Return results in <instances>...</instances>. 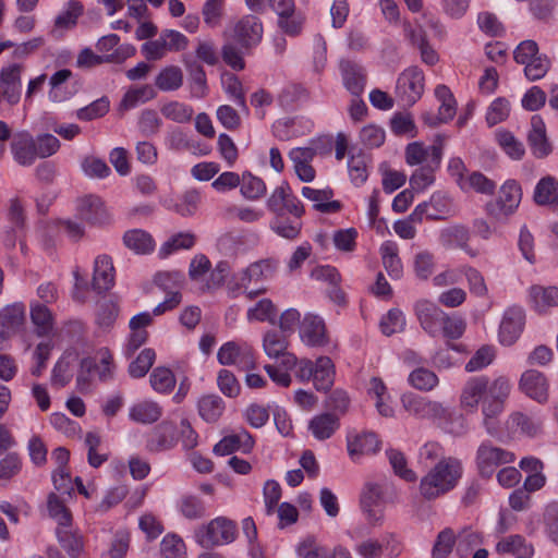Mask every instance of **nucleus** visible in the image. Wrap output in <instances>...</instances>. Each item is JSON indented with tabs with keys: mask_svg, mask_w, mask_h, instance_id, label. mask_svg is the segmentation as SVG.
<instances>
[{
	"mask_svg": "<svg viewBox=\"0 0 558 558\" xmlns=\"http://www.w3.org/2000/svg\"><path fill=\"white\" fill-rule=\"evenodd\" d=\"M511 388L510 380L505 376L494 380L486 376L471 377L462 388L460 405L469 412H475L481 404L483 426L489 436H496L499 432L498 417L505 410Z\"/></svg>",
	"mask_w": 558,
	"mask_h": 558,
	"instance_id": "f257e3e1",
	"label": "nucleus"
},
{
	"mask_svg": "<svg viewBox=\"0 0 558 558\" xmlns=\"http://www.w3.org/2000/svg\"><path fill=\"white\" fill-rule=\"evenodd\" d=\"M463 473L460 460L449 457L438 461L420 482V494L426 500H434L452 490Z\"/></svg>",
	"mask_w": 558,
	"mask_h": 558,
	"instance_id": "f03ea898",
	"label": "nucleus"
},
{
	"mask_svg": "<svg viewBox=\"0 0 558 558\" xmlns=\"http://www.w3.org/2000/svg\"><path fill=\"white\" fill-rule=\"evenodd\" d=\"M513 58L524 65V75L532 82L543 78L550 69L549 58L539 53L537 43L532 39L521 41L513 51Z\"/></svg>",
	"mask_w": 558,
	"mask_h": 558,
	"instance_id": "7ed1b4c3",
	"label": "nucleus"
},
{
	"mask_svg": "<svg viewBox=\"0 0 558 558\" xmlns=\"http://www.w3.org/2000/svg\"><path fill=\"white\" fill-rule=\"evenodd\" d=\"M236 526L233 521L218 517L195 532L196 542L204 548L228 544L234 541Z\"/></svg>",
	"mask_w": 558,
	"mask_h": 558,
	"instance_id": "20e7f679",
	"label": "nucleus"
},
{
	"mask_svg": "<svg viewBox=\"0 0 558 558\" xmlns=\"http://www.w3.org/2000/svg\"><path fill=\"white\" fill-rule=\"evenodd\" d=\"M515 456L513 452L504 448L494 446L490 441H483L477 450L475 463L478 474L482 477L489 478L493 476L497 468L513 462Z\"/></svg>",
	"mask_w": 558,
	"mask_h": 558,
	"instance_id": "39448f33",
	"label": "nucleus"
},
{
	"mask_svg": "<svg viewBox=\"0 0 558 558\" xmlns=\"http://www.w3.org/2000/svg\"><path fill=\"white\" fill-rule=\"evenodd\" d=\"M521 187L513 181H507L500 187L497 199L486 204L487 214L496 220H504L511 216L521 202Z\"/></svg>",
	"mask_w": 558,
	"mask_h": 558,
	"instance_id": "423d86ee",
	"label": "nucleus"
},
{
	"mask_svg": "<svg viewBox=\"0 0 558 558\" xmlns=\"http://www.w3.org/2000/svg\"><path fill=\"white\" fill-rule=\"evenodd\" d=\"M425 76L418 66L402 71L397 80L396 95L404 106L414 105L423 95Z\"/></svg>",
	"mask_w": 558,
	"mask_h": 558,
	"instance_id": "0eeeda50",
	"label": "nucleus"
},
{
	"mask_svg": "<svg viewBox=\"0 0 558 558\" xmlns=\"http://www.w3.org/2000/svg\"><path fill=\"white\" fill-rule=\"evenodd\" d=\"M217 359L221 365H235L244 371L256 367L254 350L246 342H226L218 350Z\"/></svg>",
	"mask_w": 558,
	"mask_h": 558,
	"instance_id": "6e6552de",
	"label": "nucleus"
},
{
	"mask_svg": "<svg viewBox=\"0 0 558 558\" xmlns=\"http://www.w3.org/2000/svg\"><path fill=\"white\" fill-rule=\"evenodd\" d=\"M288 335L278 330H269L264 335L263 349L268 357L280 359V366L292 369L296 365V356L288 352Z\"/></svg>",
	"mask_w": 558,
	"mask_h": 558,
	"instance_id": "1a4fd4ad",
	"label": "nucleus"
},
{
	"mask_svg": "<svg viewBox=\"0 0 558 558\" xmlns=\"http://www.w3.org/2000/svg\"><path fill=\"white\" fill-rule=\"evenodd\" d=\"M403 408L407 412L422 420H441L446 417L447 411L444 405L422 396L409 395L402 398Z\"/></svg>",
	"mask_w": 558,
	"mask_h": 558,
	"instance_id": "9d476101",
	"label": "nucleus"
},
{
	"mask_svg": "<svg viewBox=\"0 0 558 558\" xmlns=\"http://www.w3.org/2000/svg\"><path fill=\"white\" fill-rule=\"evenodd\" d=\"M301 341L313 348L324 347L329 342L324 319L313 313H306L299 326Z\"/></svg>",
	"mask_w": 558,
	"mask_h": 558,
	"instance_id": "9b49d317",
	"label": "nucleus"
},
{
	"mask_svg": "<svg viewBox=\"0 0 558 558\" xmlns=\"http://www.w3.org/2000/svg\"><path fill=\"white\" fill-rule=\"evenodd\" d=\"M445 138L437 135L433 145L425 148L421 143H410L405 148V160L410 166L421 165L426 161L434 167H439L442 158V146Z\"/></svg>",
	"mask_w": 558,
	"mask_h": 558,
	"instance_id": "f8f14e48",
	"label": "nucleus"
},
{
	"mask_svg": "<svg viewBox=\"0 0 558 558\" xmlns=\"http://www.w3.org/2000/svg\"><path fill=\"white\" fill-rule=\"evenodd\" d=\"M452 210L450 197L444 192H436L428 202L418 204L412 213V219H445Z\"/></svg>",
	"mask_w": 558,
	"mask_h": 558,
	"instance_id": "ddd939ff",
	"label": "nucleus"
},
{
	"mask_svg": "<svg viewBox=\"0 0 558 558\" xmlns=\"http://www.w3.org/2000/svg\"><path fill=\"white\" fill-rule=\"evenodd\" d=\"M263 24L255 15H245L233 27V39L243 48L258 45L263 37Z\"/></svg>",
	"mask_w": 558,
	"mask_h": 558,
	"instance_id": "4468645a",
	"label": "nucleus"
},
{
	"mask_svg": "<svg viewBox=\"0 0 558 558\" xmlns=\"http://www.w3.org/2000/svg\"><path fill=\"white\" fill-rule=\"evenodd\" d=\"M415 315L421 327L430 336L440 333L441 322L445 319V312L435 303L428 300H418L414 305Z\"/></svg>",
	"mask_w": 558,
	"mask_h": 558,
	"instance_id": "2eb2a0df",
	"label": "nucleus"
},
{
	"mask_svg": "<svg viewBox=\"0 0 558 558\" xmlns=\"http://www.w3.org/2000/svg\"><path fill=\"white\" fill-rule=\"evenodd\" d=\"M10 146L14 160L21 166H32L38 158L36 137L28 131L16 132Z\"/></svg>",
	"mask_w": 558,
	"mask_h": 558,
	"instance_id": "dca6fc26",
	"label": "nucleus"
},
{
	"mask_svg": "<svg viewBox=\"0 0 558 558\" xmlns=\"http://www.w3.org/2000/svg\"><path fill=\"white\" fill-rule=\"evenodd\" d=\"M21 72L22 65L11 64L0 72V101L3 99L13 106L21 98Z\"/></svg>",
	"mask_w": 558,
	"mask_h": 558,
	"instance_id": "f3484780",
	"label": "nucleus"
},
{
	"mask_svg": "<svg viewBox=\"0 0 558 558\" xmlns=\"http://www.w3.org/2000/svg\"><path fill=\"white\" fill-rule=\"evenodd\" d=\"M179 440L177 426L169 421L158 424L150 433L146 448L150 452L172 449Z\"/></svg>",
	"mask_w": 558,
	"mask_h": 558,
	"instance_id": "a211bd4d",
	"label": "nucleus"
},
{
	"mask_svg": "<svg viewBox=\"0 0 558 558\" xmlns=\"http://www.w3.org/2000/svg\"><path fill=\"white\" fill-rule=\"evenodd\" d=\"M73 73L69 69H62L51 75L49 80L50 90L48 97L50 101L60 104L71 99L78 90L76 83H70Z\"/></svg>",
	"mask_w": 558,
	"mask_h": 558,
	"instance_id": "6ab92c4d",
	"label": "nucleus"
},
{
	"mask_svg": "<svg viewBox=\"0 0 558 558\" xmlns=\"http://www.w3.org/2000/svg\"><path fill=\"white\" fill-rule=\"evenodd\" d=\"M524 326V312L521 307L508 308L499 327V340L505 345L513 344L520 337Z\"/></svg>",
	"mask_w": 558,
	"mask_h": 558,
	"instance_id": "aec40b11",
	"label": "nucleus"
},
{
	"mask_svg": "<svg viewBox=\"0 0 558 558\" xmlns=\"http://www.w3.org/2000/svg\"><path fill=\"white\" fill-rule=\"evenodd\" d=\"M519 386L527 397L538 403H545L548 400V381L539 371H525L521 375Z\"/></svg>",
	"mask_w": 558,
	"mask_h": 558,
	"instance_id": "412c9836",
	"label": "nucleus"
},
{
	"mask_svg": "<svg viewBox=\"0 0 558 558\" xmlns=\"http://www.w3.org/2000/svg\"><path fill=\"white\" fill-rule=\"evenodd\" d=\"M304 198L313 203V207L323 214H335L342 209V203L332 199L335 193L330 187L313 189L304 186L301 191Z\"/></svg>",
	"mask_w": 558,
	"mask_h": 558,
	"instance_id": "4be33fe9",
	"label": "nucleus"
},
{
	"mask_svg": "<svg viewBox=\"0 0 558 558\" xmlns=\"http://www.w3.org/2000/svg\"><path fill=\"white\" fill-rule=\"evenodd\" d=\"M435 96L440 101L438 114L436 117L432 114L424 116V121L432 126L448 122L454 117L457 110L456 99L446 85H438L435 89Z\"/></svg>",
	"mask_w": 558,
	"mask_h": 558,
	"instance_id": "5701e85b",
	"label": "nucleus"
},
{
	"mask_svg": "<svg viewBox=\"0 0 558 558\" xmlns=\"http://www.w3.org/2000/svg\"><path fill=\"white\" fill-rule=\"evenodd\" d=\"M84 13V5L78 0H69L64 9L56 16L50 35L60 36L64 31H70L77 25L80 16Z\"/></svg>",
	"mask_w": 558,
	"mask_h": 558,
	"instance_id": "b1692460",
	"label": "nucleus"
},
{
	"mask_svg": "<svg viewBox=\"0 0 558 558\" xmlns=\"http://www.w3.org/2000/svg\"><path fill=\"white\" fill-rule=\"evenodd\" d=\"M77 214L81 219L94 225L104 223L109 218L104 202L96 195L82 197L77 204Z\"/></svg>",
	"mask_w": 558,
	"mask_h": 558,
	"instance_id": "393cba45",
	"label": "nucleus"
},
{
	"mask_svg": "<svg viewBox=\"0 0 558 558\" xmlns=\"http://www.w3.org/2000/svg\"><path fill=\"white\" fill-rule=\"evenodd\" d=\"M531 131L527 135V141L532 154L536 158L547 157L551 153V145L546 136L545 123L539 116L532 117Z\"/></svg>",
	"mask_w": 558,
	"mask_h": 558,
	"instance_id": "a878e982",
	"label": "nucleus"
},
{
	"mask_svg": "<svg viewBox=\"0 0 558 558\" xmlns=\"http://www.w3.org/2000/svg\"><path fill=\"white\" fill-rule=\"evenodd\" d=\"M506 426L512 434L535 437L542 432L543 422L537 417L529 416L522 412H513L506 421Z\"/></svg>",
	"mask_w": 558,
	"mask_h": 558,
	"instance_id": "bb28decb",
	"label": "nucleus"
},
{
	"mask_svg": "<svg viewBox=\"0 0 558 558\" xmlns=\"http://www.w3.org/2000/svg\"><path fill=\"white\" fill-rule=\"evenodd\" d=\"M182 61L189 74L192 97H205L207 95L208 87L203 65L189 54L183 56Z\"/></svg>",
	"mask_w": 558,
	"mask_h": 558,
	"instance_id": "cd10ccee",
	"label": "nucleus"
},
{
	"mask_svg": "<svg viewBox=\"0 0 558 558\" xmlns=\"http://www.w3.org/2000/svg\"><path fill=\"white\" fill-rule=\"evenodd\" d=\"M340 69L345 88L354 97H359L363 93L366 82L364 69L360 64L349 60L342 61Z\"/></svg>",
	"mask_w": 558,
	"mask_h": 558,
	"instance_id": "c85d7f7f",
	"label": "nucleus"
},
{
	"mask_svg": "<svg viewBox=\"0 0 558 558\" xmlns=\"http://www.w3.org/2000/svg\"><path fill=\"white\" fill-rule=\"evenodd\" d=\"M162 415V408L153 400H142L134 403L129 410L131 421L140 424H153Z\"/></svg>",
	"mask_w": 558,
	"mask_h": 558,
	"instance_id": "c756f323",
	"label": "nucleus"
},
{
	"mask_svg": "<svg viewBox=\"0 0 558 558\" xmlns=\"http://www.w3.org/2000/svg\"><path fill=\"white\" fill-rule=\"evenodd\" d=\"M253 438L248 432L242 429L238 434L225 436L214 447V452L219 456H227L236 450H250L253 447Z\"/></svg>",
	"mask_w": 558,
	"mask_h": 558,
	"instance_id": "7c9ffc66",
	"label": "nucleus"
},
{
	"mask_svg": "<svg viewBox=\"0 0 558 558\" xmlns=\"http://www.w3.org/2000/svg\"><path fill=\"white\" fill-rule=\"evenodd\" d=\"M113 265L108 256H99L95 260L93 288L98 293L109 290L113 286Z\"/></svg>",
	"mask_w": 558,
	"mask_h": 558,
	"instance_id": "2f4dec72",
	"label": "nucleus"
},
{
	"mask_svg": "<svg viewBox=\"0 0 558 558\" xmlns=\"http://www.w3.org/2000/svg\"><path fill=\"white\" fill-rule=\"evenodd\" d=\"M534 201L538 205H551L558 210V181L550 175L541 179L534 190Z\"/></svg>",
	"mask_w": 558,
	"mask_h": 558,
	"instance_id": "473e14b6",
	"label": "nucleus"
},
{
	"mask_svg": "<svg viewBox=\"0 0 558 558\" xmlns=\"http://www.w3.org/2000/svg\"><path fill=\"white\" fill-rule=\"evenodd\" d=\"M498 554H511L518 558H530L534 549L531 544H527L521 535H510L500 539L496 545Z\"/></svg>",
	"mask_w": 558,
	"mask_h": 558,
	"instance_id": "72a5a7b5",
	"label": "nucleus"
},
{
	"mask_svg": "<svg viewBox=\"0 0 558 558\" xmlns=\"http://www.w3.org/2000/svg\"><path fill=\"white\" fill-rule=\"evenodd\" d=\"M379 440L374 433H363L348 438V451L351 458L375 453L379 449Z\"/></svg>",
	"mask_w": 558,
	"mask_h": 558,
	"instance_id": "f704fd0d",
	"label": "nucleus"
},
{
	"mask_svg": "<svg viewBox=\"0 0 558 558\" xmlns=\"http://www.w3.org/2000/svg\"><path fill=\"white\" fill-rule=\"evenodd\" d=\"M339 418L331 413H323L314 416L310 421V429L315 438L325 440L330 438L333 433L339 428Z\"/></svg>",
	"mask_w": 558,
	"mask_h": 558,
	"instance_id": "c9c22d12",
	"label": "nucleus"
},
{
	"mask_svg": "<svg viewBox=\"0 0 558 558\" xmlns=\"http://www.w3.org/2000/svg\"><path fill=\"white\" fill-rule=\"evenodd\" d=\"M201 417L207 423L217 422L225 411V401L217 395L203 396L197 403Z\"/></svg>",
	"mask_w": 558,
	"mask_h": 558,
	"instance_id": "e433bc0d",
	"label": "nucleus"
},
{
	"mask_svg": "<svg viewBox=\"0 0 558 558\" xmlns=\"http://www.w3.org/2000/svg\"><path fill=\"white\" fill-rule=\"evenodd\" d=\"M275 268L276 264L269 259L253 263L243 271L240 286L247 287L252 282L258 283L269 278Z\"/></svg>",
	"mask_w": 558,
	"mask_h": 558,
	"instance_id": "4c0bfd02",
	"label": "nucleus"
},
{
	"mask_svg": "<svg viewBox=\"0 0 558 558\" xmlns=\"http://www.w3.org/2000/svg\"><path fill=\"white\" fill-rule=\"evenodd\" d=\"M47 510L49 517L58 523V527L72 525V513L62 496L50 493L47 498Z\"/></svg>",
	"mask_w": 558,
	"mask_h": 558,
	"instance_id": "58836bf2",
	"label": "nucleus"
},
{
	"mask_svg": "<svg viewBox=\"0 0 558 558\" xmlns=\"http://www.w3.org/2000/svg\"><path fill=\"white\" fill-rule=\"evenodd\" d=\"M333 363L328 356H320L315 362L314 385L317 390H328L333 384Z\"/></svg>",
	"mask_w": 558,
	"mask_h": 558,
	"instance_id": "ea45409f",
	"label": "nucleus"
},
{
	"mask_svg": "<svg viewBox=\"0 0 558 558\" xmlns=\"http://www.w3.org/2000/svg\"><path fill=\"white\" fill-rule=\"evenodd\" d=\"M57 537L61 547L73 558H76L84 547L83 536L71 526L57 527Z\"/></svg>",
	"mask_w": 558,
	"mask_h": 558,
	"instance_id": "a19ab883",
	"label": "nucleus"
},
{
	"mask_svg": "<svg viewBox=\"0 0 558 558\" xmlns=\"http://www.w3.org/2000/svg\"><path fill=\"white\" fill-rule=\"evenodd\" d=\"M183 84L182 70L177 65L163 68L156 76L155 85L162 92H173Z\"/></svg>",
	"mask_w": 558,
	"mask_h": 558,
	"instance_id": "79ce46f5",
	"label": "nucleus"
},
{
	"mask_svg": "<svg viewBox=\"0 0 558 558\" xmlns=\"http://www.w3.org/2000/svg\"><path fill=\"white\" fill-rule=\"evenodd\" d=\"M31 319L40 337L49 335L53 329V316L50 310L39 303L31 305Z\"/></svg>",
	"mask_w": 558,
	"mask_h": 558,
	"instance_id": "37998d69",
	"label": "nucleus"
},
{
	"mask_svg": "<svg viewBox=\"0 0 558 558\" xmlns=\"http://www.w3.org/2000/svg\"><path fill=\"white\" fill-rule=\"evenodd\" d=\"M119 315V304L112 298H105L97 303L96 324L104 329L113 326Z\"/></svg>",
	"mask_w": 558,
	"mask_h": 558,
	"instance_id": "c03bdc74",
	"label": "nucleus"
},
{
	"mask_svg": "<svg viewBox=\"0 0 558 558\" xmlns=\"http://www.w3.org/2000/svg\"><path fill=\"white\" fill-rule=\"evenodd\" d=\"M160 112L166 119L181 124L189 123L194 114V110L190 105L177 100L163 104Z\"/></svg>",
	"mask_w": 558,
	"mask_h": 558,
	"instance_id": "a18cd8bd",
	"label": "nucleus"
},
{
	"mask_svg": "<svg viewBox=\"0 0 558 558\" xmlns=\"http://www.w3.org/2000/svg\"><path fill=\"white\" fill-rule=\"evenodd\" d=\"M210 269L211 263L205 255H196L190 263L189 276L199 292H202V284L208 283Z\"/></svg>",
	"mask_w": 558,
	"mask_h": 558,
	"instance_id": "49530a36",
	"label": "nucleus"
},
{
	"mask_svg": "<svg viewBox=\"0 0 558 558\" xmlns=\"http://www.w3.org/2000/svg\"><path fill=\"white\" fill-rule=\"evenodd\" d=\"M438 383V376L433 371L425 367H417L409 375V384L421 391H430Z\"/></svg>",
	"mask_w": 558,
	"mask_h": 558,
	"instance_id": "de8ad7c7",
	"label": "nucleus"
},
{
	"mask_svg": "<svg viewBox=\"0 0 558 558\" xmlns=\"http://www.w3.org/2000/svg\"><path fill=\"white\" fill-rule=\"evenodd\" d=\"M94 375L98 376L99 380L108 381L113 377L114 364L113 356L107 348H101L96 352Z\"/></svg>",
	"mask_w": 558,
	"mask_h": 558,
	"instance_id": "09e8293b",
	"label": "nucleus"
},
{
	"mask_svg": "<svg viewBox=\"0 0 558 558\" xmlns=\"http://www.w3.org/2000/svg\"><path fill=\"white\" fill-rule=\"evenodd\" d=\"M1 325L8 332L16 331L24 323L25 308L22 304H13L2 310Z\"/></svg>",
	"mask_w": 558,
	"mask_h": 558,
	"instance_id": "8fccbe9b",
	"label": "nucleus"
},
{
	"mask_svg": "<svg viewBox=\"0 0 558 558\" xmlns=\"http://www.w3.org/2000/svg\"><path fill=\"white\" fill-rule=\"evenodd\" d=\"M530 295L538 310L558 305V288L534 286L530 290Z\"/></svg>",
	"mask_w": 558,
	"mask_h": 558,
	"instance_id": "3c124183",
	"label": "nucleus"
},
{
	"mask_svg": "<svg viewBox=\"0 0 558 558\" xmlns=\"http://www.w3.org/2000/svg\"><path fill=\"white\" fill-rule=\"evenodd\" d=\"M153 389L159 393L170 392L175 386V377L167 367H156L149 377Z\"/></svg>",
	"mask_w": 558,
	"mask_h": 558,
	"instance_id": "603ef678",
	"label": "nucleus"
},
{
	"mask_svg": "<svg viewBox=\"0 0 558 558\" xmlns=\"http://www.w3.org/2000/svg\"><path fill=\"white\" fill-rule=\"evenodd\" d=\"M497 142L505 153L512 159H521L525 153L523 144L509 131L496 133Z\"/></svg>",
	"mask_w": 558,
	"mask_h": 558,
	"instance_id": "864d4df0",
	"label": "nucleus"
},
{
	"mask_svg": "<svg viewBox=\"0 0 558 558\" xmlns=\"http://www.w3.org/2000/svg\"><path fill=\"white\" fill-rule=\"evenodd\" d=\"M266 193L265 182L253 175L250 172H245L241 179V194L247 199H258Z\"/></svg>",
	"mask_w": 558,
	"mask_h": 558,
	"instance_id": "5fc2aeb1",
	"label": "nucleus"
},
{
	"mask_svg": "<svg viewBox=\"0 0 558 558\" xmlns=\"http://www.w3.org/2000/svg\"><path fill=\"white\" fill-rule=\"evenodd\" d=\"M155 359L156 353L153 349H144L141 351L137 357L129 365L128 371L130 376L133 378L144 377L153 366Z\"/></svg>",
	"mask_w": 558,
	"mask_h": 558,
	"instance_id": "6e6d98bb",
	"label": "nucleus"
},
{
	"mask_svg": "<svg viewBox=\"0 0 558 558\" xmlns=\"http://www.w3.org/2000/svg\"><path fill=\"white\" fill-rule=\"evenodd\" d=\"M278 311L275 304L269 299H263L256 303L254 307L247 311V318L258 322L275 323Z\"/></svg>",
	"mask_w": 558,
	"mask_h": 558,
	"instance_id": "4d7b16f0",
	"label": "nucleus"
},
{
	"mask_svg": "<svg viewBox=\"0 0 558 558\" xmlns=\"http://www.w3.org/2000/svg\"><path fill=\"white\" fill-rule=\"evenodd\" d=\"M160 553L163 558H185V544L178 535L168 534L161 541Z\"/></svg>",
	"mask_w": 558,
	"mask_h": 558,
	"instance_id": "13d9d810",
	"label": "nucleus"
},
{
	"mask_svg": "<svg viewBox=\"0 0 558 558\" xmlns=\"http://www.w3.org/2000/svg\"><path fill=\"white\" fill-rule=\"evenodd\" d=\"M381 258L388 275L393 279H399L402 276L403 267L398 255L397 246H383Z\"/></svg>",
	"mask_w": 558,
	"mask_h": 558,
	"instance_id": "bf43d9fd",
	"label": "nucleus"
},
{
	"mask_svg": "<svg viewBox=\"0 0 558 558\" xmlns=\"http://www.w3.org/2000/svg\"><path fill=\"white\" fill-rule=\"evenodd\" d=\"M380 330L386 336H391L403 330L405 318L398 308L390 310L380 320Z\"/></svg>",
	"mask_w": 558,
	"mask_h": 558,
	"instance_id": "052dcab7",
	"label": "nucleus"
},
{
	"mask_svg": "<svg viewBox=\"0 0 558 558\" xmlns=\"http://www.w3.org/2000/svg\"><path fill=\"white\" fill-rule=\"evenodd\" d=\"M495 359V350L490 345L481 347L465 364L469 373L477 372L492 364Z\"/></svg>",
	"mask_w": 558,
	"mask_h": 558,
	"instance_id": "680f3d73",
	"label": "nucleus"
},
{
	"mask_svg": "<svg viewBox=\"0 0 558 558\" xmlns=\"http://www.w3.org/2000/svg\"><path fill=\"white\" fill-rule=\"evenodd\" d=\"M110 102L107 97H101L86 107L76 111V117L82 121H90L104 117L109 111Z\"/></svg>",
	"mask_w": 558,
	"mask_h": 558,
	"instance_id": "e2e57ef3",
	"label": "nucleus"
},
{
	"mask_svg": "<svg viewBox=\"0 0 558 558\" xmlns=\"http://www.w3.org/2000/svg\"><path fill=\"white\" fill-rule=\"evenodd\" d=\"M155 97V92L151 86L144 85L138 88L128 90L121 101L124 109L134 108L138 102H146Z\"/></svg>",
	"mask_w": 558,
	"mask_h": 558,
	"instance_id": "0e129e2a",
	"label": "nucleus"
},
{
	"mask_svg": "<svg viewBox=\"0 0 558 558\" xmlns=\"http://www.w3.org/2000/svg\"><path fill=\"white\" fill-rule=\"evenodd\" d=\"M456 541V535L451 529L442 530L434 544L433 558H447L452 551Z\"/></svg>",
	"mask_w": 558,
	"mask_h": 558,
	"instance_id": "69168bd1",
	"label": "nucleus"
},
{
	"mask_svg": "<svg viewBox=\"0 0 558 558\" xmlns=\"http://www.w3.org/2000/svg\"><path fill=\"white\" fill-rule=\"evenodd\" d=\"M387 457L398 476L408 482H414L416 480L415 472L407 468V460L402 452L391 449L387 451Z\"/></svg>",
	"mask_w": 558,
	"mask_h": 558,
	"instance_id": "338daca9",
	"label": "nucleus"
},
{
	"mask_svg": "<svg viewBox=\"0 0 558 558\" xmlns=\"http://www.w3.org/2000/svg\"><path fill=\"white\" fill-rule=\"evenodd\" d=\"M464 189L470 187L477 193L492 195L496 190V183L481 172H472L463 182Z\"/></svg>",
	"mask_w": 558,
	"mask_h": 558,
	"instance_id": "774afa93",
	"label": "nucleus"
}]
</instances>
